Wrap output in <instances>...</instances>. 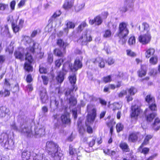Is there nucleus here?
<instances>
[{
  "label": "nucleus",
  "mask_w": 160,
  "mask_h": 160,
  "mask_svg": "<svg viewBox=\"0 0 160 160\" xmlns=\"http://www.w3.org/2000/svg\"><path fill=\"white\" fill-rule=\"evenodd\" d=\"M88 25L84 21L82 22L77 27L76 31L77 32H80L83 30L84 28L87 27Z\"/></svg>",
  "instance_id": "32"
},
{
  "label": "nucleus",
  "mask_w": 160,
  "mask_h": 160,
  "mask_svg": "<svg viewBox=\"0 0 160 160\" xmlns=\"http://www.w3.org/2000/svg\"><path fill=\"white\" fill-rule=\"evenodd\" d=\"M56 44L60 47L62 48L63 50L64 51V52H66V48L69 45L68 43L65 42L62 38H58L57 40Z\"/></svg>",
  "instance_id": "16"
},
{
  "label": "nucleus",
  "mask_w": 160,
  "mask_h": 160,
  "mask_svg": "<svg viewBox=\"0 0 160 160\" xmlns=\"http://www.w3.org/2000/svg\"><path fill=\"white\" fill-rule=\"evenodd\" d=\"M145 101L148 104L155 102V98L151 94H148L145 98Z\"/></svg>",
  "instance_id": "30"
},
{
  "label": "nucleus",
  "mask_w": 160,
  "mask_h": 160,
  "mask_svg": "<svg viewBox=\"0 0 160 160\" xmlns=\"http://www.w3.org/2000/svg\"><path fill=\"white\" fill-rule=\"evenodd\" d=\"M132 95L129 94L126 95L125 97V98L126 99L127 101L128 102L132 101L133 100V98L132 97Z\"/></svg>",
  "instance_id": "62"
},
{
  "label": "nucleus",
  "mask_w": 160,
  "mask_h": 160,
  "mask_svg": "<svg viewBox=\"0 0 160 160\" xmlns=\"http://www.w3.org/2000/svg\"><path fill=\"white\" fill-rule=\"evenodd\" d=\"M53 56L51 54H48V57L47 58V62H48L51 64L53 62Z\"/></svg>",
  "instance_id": "60"
},
{
  "label": "nucleus",
  "mask_w": 160,
  "mask_h": 160,
  "mask_svg": "<svg viewBox=\"0 0 160 160\" xmlns=\"http://www.w3.org/2000/svg\"><path fill=\"white\" fill-rule=\"evenodd\" d=\"M33 44L32 46L27 47L26 50L27 52L25 54V59L27 62H25L23 67L24 69L28 72L33 71V68L31 64L34 62V60L32 55L31 53L34 54L35 52V46L37 43L33 41Z\"/></svg>",
  "instance_id": "1"
},
{
  "label": "nucleus",
  "mask_w": 160,
  "mask_h": 160,
  "mask_svg": "<svg viewBox=\"0 0 160 160\" xmlns=\"http://www.w3.org/2000/svg\"><path fill=\"white\" fill-rule=\"evenodd\" d=\"M148 108L152 112L157 111V106L155 102L149 104Z\"/></svg>",
  "instance_id": "44"
},
{
  "label": "nucleus",
  "mask_w": 160,
  "mask_h": 160,
  "mask_svg": "<svg viewBox=\"0 0 160 160\" xmlns=\"http://www.w3.org/2000/svg\"><path fill=\"white\" fill-rule=\"evenodd\" d=\"M9 134L6 132H2L0 135V143H4V146L7 149H10L14 145L12 139H9Z\"/></svg>",
  "instance_id": "3"
},
{
  "label": "nucleus",
  "mask_w": 160,
  "mask_h": 160,
  "mask_svg": "<svg viewBox=\"0 0 160 160\" xmlns=\"http://www.w3.org/2000/svg\"><path fill=\"white\" fill-rule=\"evenodd\" d=\"M81 60L79 59L76 58L74 61L73 65L71 63V71L72 72H76L79 69L81 68L82 67V60L83 58V57H81Z\"/></svg>",
  "instance_id": "9"
},
{
  "label": "nucleus",
  "mask_w": 160,
  "mask_h": 160,
  "mask_svg": "<svg viewBox=\"0 0 160 160\" xmlns=\"http://www.w3.org/2000/svg\"><path fill=\"white\" fill-rule=\"evenodd\" d=\"M145 145H146L141 143L138 149V152L143 154L145 156L148 154L150 151V149L146 147H143Z\"/></svg>",
  "instance_id": "18"
},
{
  "label": "nucleus",
  "mask_w": 160,
  "mask_h": 160,
  "mask_svg": "<svg viewBox=\"0 0 160 160\" xmlns=\"http://www.w3.org/2000/svg\"><path fill=\"white\" fill-rule=\"evenodd\" d=\"M119 147L122 151L124 152H130V149L128 144L123 141H122L119 144Z\"/></svg>",
  "instance_id": "21"
},
{
  "label": "nucleus",
  "mask_w": 160,
  "mask_h": 160,
  "mask_svg": "<svg viewBox=\"0 0 160 160\" xmlns=\"http://www.w3.org/2000/svg\"><path fill=\"white\" fill-rule=\"evenodd\" d=\"M72 88L68 90H67L65 92V95L66 96H68L70 95L72 93L73 91H76L77 89L78 88L74 85H72Z\"/></svg>",
  "instance_id": "41"
},
{
  "label": "nucleus",
  "mask_w": 160,
  "mask_h": 160,
  "mask_svg": "<svg viewBox=\"0 0 160 160\" xmlns=\"http://www.w3.org/2000/svg\"><path fill=\"white\" fill-rule=\"evenodd\" d=\"M53 53L54 55L58 57H63L64 54L66 52H64V51H62L61 49L58 48H56L53 50Z\"/></svg>",
  "instance_id": "22"
},
{
  "label": "nucleus",
  "mask_w": 160,
  "mask_h": 160,
  "mask_svg": "<svg viewBox=\"0 0 160 160\" xmlns=\"http://www.w3.org/2000/svg\"><path fill=\"white\" fill-rule=\"evenodd\" d=\"M92 40V38L91 35L88 34L87 31H86L79 37L77 40V41L81 43L82 45H87Z\"/></svg>",
  "instance_id": "7"
},
{
  "label": "nucleus",
  "mask_w": 160,
  "mask_h": 160,
  "mask_svg": "<svg viewBox=\"0 0 160 160\" xmlns=\"http://www.w3.org/2000/svg\"><path fill=\"white\" fill-rule=\"evenodd\" d=\"M108 65H111L114 62V60L111 57L108 58L106 62Z\"/></svg>",
  "instance_id": "63"
},
{
  "label": "nucleus",
  "mask_w": 160,
  "mask_h": 160,
  "mask_svg": "<svg viewBox=\"0 0 160 160\" xmlns=\"http://www.w3.org/2000/svg\"><path fill=\"white\" fill-rule=\"evenodd\" d=\"M102 19L99 15L95 17L93 19H90L89 21V23L91 25L95 24L96 25L99 26L102 24Z\"/></svg>",
  "instance_id": "15"
},
{
  "label": "nucleus",
  "mask_w": 160,
  "mask_h": 160,
  "mask_svg": "<svg viewBox=\"0 0 160 160\" xmlns=\"http://www.w3.org/2000/svg\"><path fill=\"white\" fill-rule=\"evenodd\" d=\"M97 116V109L94 108L91 110L89 111L87 116V121L90 123L93 122Z\"/></svg>",
  "instance_id": "10"
},
{
  "label": "nucleus",
  "mask_w": 160,
  "mask_h": 160,
  "mask_svg": "<svg viewBox=\"0 0 160 160\" xmlns=\"http://www.w3.org/2000/svg\"><path fill=\"white\" fill-rule=\"evenodd\" d=\"M68 79L70 83L72 85H74L76 83L77 78L76 75L74 74L73 75H70L68 77Z\"/></svg>",
  "instance_id": "37"
},
{
  "label": "nucleus",
  "mask_w": 160,
  "mask_h": 160,
  "mask_svg": "<svg viewBox=\"0 0 160 160\" xmlns=\"http://www.w3.org/2000/svg\"><path fill=\"white\" fill-rule=\"evenodd\" d=\"M11 26L13 31L15 33H16L19 31L20 27L18 25H16L13 22L11 23Z\"/></svg>",
  "instance_id": "39"
},
{
  "label": "nucleus",
  "mask_w": 160,
  "mask_h": 160,
  "mask_svg": "<svg viewBox=\"0 0 160 160\" xmlns=\"http://www.w3.org/2000/svg\"><path fill=\"white\" fill-rule=\"evenodd\" d=\"M136 43V39L134 36H131L129 38L128 41V43L130 46L134 45Z\"/></svg>",
  "instance_id": "46"
},
{
  "label": "nucleus",
  "mask_w": 160,
  "mask_h": 160,
  "mask_svg": "<svg viewBox=\"0 0 160 160\" xmlns=\"http://www.w3.org/2000/svg\"><path fill=\"white\" fill-rule=\"evenodd\" d=\"M78 131L80 133L82 132L84 130V128L83 125H82V122L79 121L78 122Z\"/></svg>",
  "instance_id": "53"
},
{
  "label": "nucleus",
  "mask_w": 160,
  "mask_h": 160,
  "mask_svg": "<svg viewBox=\"0 0 160 160\" xmlns=\"http://www.w3.org/2000/svg\"><path fill=\"white\" fill-rule=\"evenodd\" d=\"M102 81L104 83H107L111 82L112 81V75H109L103 77L102 78Z\"/></svg>",
  "instance_id": "35"
},
{
  "label": "nucleus",
  "mask_w": 160,
  "mask_h": 160,
  "mask_svg": "<svg viewBox=\"0 0 160 160\" xmlns=\"http://www.w3.org/2000/svg\"><path fill=\"white\" fill-rule=\"evenodd\" d=\"M86 131L89 134H91L93 133V129L92 127L89 125H87Z\"/></svg>",
  "instance_id": "58"
},
{
  "label": "nucleus",
  "mask_w": 160,
  "mask_h": 160,
  "mask_svg": "<svg viewBox=\"0 0 160 160\" xmlns=\"http://www.w3.org/2000/svg\"><path fill=\"white\" fill-rule=\"evenodd\" d=\"M60 119L62 124L65 127L70 125L71 120L69 112H67L62 114L60 116Z\"/></svg>",
  "instance_id": "8"
},
{
  "label": "nucleus",
  "mask_w": 160,
  "mask_h": 160,
  "mask_svg": "<svg viewBox=\"0 0 160 160\" xmlns=\"http://www.w3.org/2000/svg\"><path fill=\"white\" fill-rule=\"evenodd\" d=\"M92 62L94 64L98 63L99 67L101 68L105 67L106 61L102 58L98 57L93 59Z\"/></svg>",
  "instance_id": "14"
},
{
  "label": "nucleus",
  "mask_w": 160,
  "mask_h": 160,
  "mask_svg": "<svg viewBox=\"0 0 160 160\" xmlns=\"http://www.w3.org/2000/svg\"><path fill=\"white\" fill-rule=\"evenodd\" d=\"M116 128L117 132L118 133L123 130L124 126L121 123L118 122L116 125Z\"/></svg>",
  "instance_id": "43"
},
{
  "label": "nucleus",
  "mask_w": 160,
  "mask_h": 160,
  "mask_svg": "<svg viewBox=\"0 0 160 160\" xmlns=\"http://www.w3.org/2000/svg\"><path fill=\"white\" fill-rule=\"evenodd\" d=\"M111 36V32L110 29H106L104 32L103 35V37L108 38L110 37Z\"/></svg>",
  "instance_id": "50"
},
{
  "label": "nucleus",
  "mask_w": 160,
  "mask_h": 160,
  "mask_svg": "<svg viewBox=\"0 0 160 160\" xmlns=\"http://www.w3.org/2000/svg\"><path fill=\"white\" fill-rule=\"evenodd\" d=\"M153 137V135H147L142 143L147 145L149 143V140L152 138Z\"/></svg>",
  "instance_id": "38"
},
{
  "label": "nucleus",
  "mask_w": 160,
  "mask_h": 160,
  "mask_svg": "<svg viewBox=\"0 0 160 160\" xmlns=\"http://www.w3.org/2000/svg\"><path fill=\"white\" fill-rule=\"evenodd\" d=\"M127 93V91L126 90H122L118 94V97L119 98H122L126 95Z\"/></svg>",
  "instance_id": "54"
},
{
  "label": "nucleus",
  "mask_w": 160,
  "mask_h": 160,
  "mask_svg": "<svg viewBox=\"0 0 160 160\" xmlns=\"http://www.w3.org/2000/svg\"><path fill=\"white\" fill-rule=\"evenodd\" d=\"M8 9V4H5L3 3H0V10L4 11Z\"/></svg>",
  "instance_id": "56"
},
{
  "label": "nucleus",
  "mask_w": 160,
  "mask_h": 160,
  "mask_svg": "<svg viewBox=\"0 0 160 160\" xmlns=\"http://www.w3.org/2000/svg\"><path fill=\"white\" fill-rule=\"evenodd\" d=\"M115 124L116 122L114 118L111 119L109 122L106 123V124L108 127H114Z\"/></svg>",
  "instance_id": "51"
},
{
  "label": "nucleus",
  "mask_w": 160,
  "mask_h": 160,
  "mask_svg": "<svg viewBox=\"0 0 160 160\" xmlns=\"http://www.w3.org/2000/svg\"><path fill=\"white\" fill-rule=\"evenodd\" d=\"M45 149L49 155L54 157L58 151V146L52 141H48L46 142Z\"/></svg>",
  "instance_id": "2"
},
{
  "label": "nucleus",
  "mask_w": 160,
  "mask_h": 160,
  "mask_svg": "<svg viewBox=\"0 0 160 160\" xmlns=\"http://www.w3.org/2000/svg\"><path fill=\"white\" fill-rule=\"evenodd\" d=\"M31 157V152L27 150H24L21 153V158L22 160H29Z\"/></svg>",
  "instance_id": "20"
},
{
  "label": "nucleus",
  "mask_w": 160,
  "mask_h": 160,
  "mask_svg": "<svg viewBox=\"0 0 160 160\" xmlns=\"http://www.w3.org/2000/svg\"><path fill=\"white\" fill-rule=\"evenodd\" d=\"M114 84H109L106 85L103 89V92L105 93H109L110 92V89H115Z\"/></svg>",
  "instance_id": "28"
},
{
  "label": "nucleus",
  "mask_w": 160,
  "mask_h": 160,
  "mask_svg": "<svg viewBox=\"0 0 160 160\" xmlns=\"http://www.w3.org/2000/svg\"><path fill=\"white\" fill-rule=\"evenodd\" d=\"M3 32L9 37H11V35L9 32V28L8 24H5L4 26V29Z\"/></svg>",
  "instance_id": "45"
},
{
  "label": "nucleus",
  "mask_w": 160,
  "mask_h": 160,
  "mask_svg": "<svg viewBox=\"0 0 160 160\" xmlns=\"http://www.w3.org/2000/svg\"><path fill=\"white\" fill-rule=\"evenodd\" d=\"M67 100H68L69 103L71 106H74L76 105L77 104V100L76 98L73 96H71L70 97L68 98Z\"/></svg>",
  "instance_id": "33"
},
{
  "label": "nucleus",
  "mask_w": 160,
  "mask_h": 160,
  "mask_svg": "<svg viewBox=\"0 0 160 160\" xmlns=\"http://www.w3.org/2000/svg\"><path fill=\"white\" fill-rule=\"evenodd\" d=\"M147 72V67L146 65L141 64L140 68L137 72V74L139 78H142L146 76Z\"/></svg>",
  "instance_id": "13"
},
{
  "label": "nucleus",
  "mask_w": 160,
  "mask_h": 160,
  "mask_svg": "<svg viewBox=\"0 0 160 160\" xmlns=\"http://www.w3.org/2000/svg\"><path fill=\"white\" fill-rule=\"evenodd\" d=\"M157 153H155L149 156L145 160H153L157 156Z\"/></svg>",
  "instance_id": "64"
},
{
  "label": "nucleus",
  "mask_w": 160,
  "mask_h": 160,
  "mask_svg": "<svg viewBox=\"0 0 160 160\" xmlns=\"http://www.w3.org/2000/svg\"><path fill=\"white\" fill-rule=\"evenodd\" d=\"M66 27L63 29L64 31L68 32L69 29H73L75 27V24L72 21H69L66 24Z\"/></svg>",
  "instance_id": "25"
},
{
  "label": "nucleus",
  "mask_w": 160,
  "mask_h": 160,
  "mask_svg": "<svg viewBox=\"0 0 160 160\" xmlns=\"http://www.w3.org/2000/svg\"><path fill=\"white\" fill-rule=\"evenodd\" d=\"M96 139V137L95 136L94 138L88 142V144L89 147H92L95 144Z\"/></svg>",
  "instance_id": "55"
},
{
  "label": "nucleus",
  "mask_w": 160,
  "mask_h": 160,
  "mask_svg": "<svg viewBox=\"0 0 160 160\" xmlns=\"http://www.w3.org/2000/svg\"><path fill=\"white\" fill-rule=\"evenodd\" d=\"M129 94L134 95L138 92L137 88L134 86H131L128 89Z\"/></svg>",
  "instance_id": "34"
},
{
  "label": "nucleus",
  "mask_w": 160,
  "mask_h": 160,
  "mask_svg": "<svg viewBox=\"0 0 160 160\" xmlns=\"http://www.w3.org/2000/svg\"><path fill=\"white\" fill-rule=\"evenodd\" d=\"M155 49L154 48L150 47L146 50L145 54L146 58H148L151 56H154L155 53Z\"/></svg>",
  "instance_id": "23"
},
{
  "label": "nucleus",
  "mask_w": 160,
  "mask_h": 160,
  "mask_svg": "<svg viewBox=\"0 0 160 160\" xmlns=\"http://www.w3.org/2000/svg\"><path fill=\"white\" fill-rule=\"evenodd\" d=\"M152 38L150 32L148 31L146 33L140 35L138 37V40L142 45H146L150 43Z\"/></svg>",
  "instance_id": "6"
},
{
  "label": "nucleus",
  "mask_w": 160,
  "mask_h": 160,
  "mask_svg": "<svg viewBox=\"0 0 160 160\" xmlns=\"http://www.w3.org/2000/svg\"><path fill=\"white\" fill-rule=\"evenodd\" d=\"M130 111V118L136 121L143 112V111L141 107L136 104L131 106Z\"/></svg>",
  "instance_id": "5"
},
{
  "label": "nucleus",
  "mask_w": 160,
  "mask_h": 160,
  "mask_svg": "<svg viewBox=\"0 0 160 160\" xmlns=\"http://www.w3.org/2000/svg\"><path fill=\"white\" fill-rule=\"evenodd\" d=\"M64 59L62 58H58L55 61V65L56 67L59 68L61 66L62 63L63 62Z\"/></svg>",
  "instance_id": "40"
},
{
  "label": "nucleus",
  "mask_w": 160,
  "mask_h": 160,
  "mask_svg": "<svg viewBox=\"0 0 160 160\" xmlns=\"http://www.w3.org/2000/svg\"><path fill=\"white\" fill-rule=\"evenodd\" d=\"M65 73H64L61 71L58 72L56 77V79L58 83L61 84L63 82L64 79V76Z\"/></svg>",
  "instance_id": "24"
},
{
  "label": "nucleus",
  "mask_w": 160,
  "mask_h": 160,
  "mask_svg": "<svg viewBox=\"0 0 160 160\" xmlns=\"http://www.w3.org/2000/svg\"><path fill=\"white\" fill-rule=\"evenodd\" d=\"M25 129V131L24 133L26 134L27 137H30L32 134V132L31 128L28 129L27 127H24L23 129Z\"/></svg>",
  "instance_id": "47"
},
{
  "label": "nucleus",
  "mask_w": 160,
  "mask_h": 160,
  "mask_svg": "<svg viewBox=\"0 0 160 160\" xmlns=\"http://www.w3.org/2000/svg\"><path fill=\"white\" fill-rule=\"evenodd\" d=\"M39 95L40 97V99L42 102L43 103V100L46 97H47V92L46 89H44L40 91Z\"/></svg>",
  "instance_id": "31"
},
{
  "label": "nucleus",
  "mask_w": 160,
  "mask_h": 160,
  "mask_svg": "<svg viewBox=\"0 0 160 160\" xmlns=\"http://www.w3.org/2000/svg\"><path fill=\"white\" fill-rule=\"evenodd\" d=\"M127 55L130 57L133 58L136 56L137 54L134 52L132 51L130 49H128L126 50Z\"/></svg>",
  "instance_id": "42"
},
{
  "label": "nucleus",
  "mask_w": 160,
  "mask_h": 160,
  "mask_svg": "<svg viewBox=\"0 0 160 160\" xmlns=\"http://www.w3.org/2000/svg\"><path fill=\"white\" fill-rule=\"evenodd\" d=\"M39 71L41 74H46L47 73V69L41 65H39Z\"/></svg>",
  "instance_id": "49"
},
{
  "label": "nucleus",
  "mask_w": 160,
  "mask_h": 160,
  "mask_svg": "<svg viewBox=\"0 0 160 160\" xmlns=\"http://www.w3.org/2000/svg\"><path fill=\"white\" fill-rule=\"evenodd\" d=\"M158 61V56L156 55H154L150 58L149 62L151 65H155L157 63Z\"/></svg>",
  "instance_id": "36"
},
{
  "label": "nucleus",
  "mask_w": 160,
  "mask_h": 160,
  "mask_svg": "<svg viewBox=\"0 0 160 160\" xmlns=\"http://www.w3.org/2000/svg\"><path fill=\"white\" fill-rule=\"evenodd\" d=\"M41 77L43 84L45 85H47L49 81L48 77L47 76L45 75H42Z\"/></svg>",
  "instance_id": "48"
},
{
  "label": "nucleus",
  "mask_w": 160,
  "mask_h": 160,
  "mask_svg": "<svg viewBox=\"0 0 160 160\" xmlns=\"http://www.w3.org/2000/svg\"><path fill=\"white\" fill-rule=\"evenodd\" d=\"M71 64L70 61H67L65 62L63 64L61 71L63 72L64 73H65L66 74L68 72L69 68L71 70Z\"/></svg>",
  "instance_id": "26"
},
{
  "label": "nucleus",
  "mask_w": 160,
  "mask_h": 160,
  "mask_svg": "<svg viewBox=\"0 0 160 160\" xmlns=\"http://www.w3.org/2000/svg\"><path fill=\"white\" fill-rule=\"evenodd\" d=\"M129 30L127 28V25L124 22L119 24L118 30L116 35L121 39H124L128 34Z\"/></svg>",
  "instance_id": "4"
},
{
  "label": "nucleus",
  "mask_w": 160,
  "mask_h": 160,
  "mask_svg": "<svg viewBox=\"0 0 160 160\" xmlns=\"http://www.w3.org/2000/svg\"><path fill=\"white\" fill-rule=\"evenodd\" d=\"M73 4V0H65L62 7L65 10H68L72 8Z\"/></svg>",
  "instance_id": "17"
},
{
  "label": "nucleus",
  "mask_w": 160,
  "mask_h": 160,
  "mask_svg": "<svg viewBox=\"0 0 160 160\" xmlns=\"http://www.w3.org/2000/svg\"><path fill=\"white\" fill-rule=\"evenodd\" d=\"M140 133L138 132H130L128 135V140L130 142L135 143L139 139Z\"/></svg>",
  "instance_id": "11"
},
{
  "label": "nucleus",
  "mask_w": 160,
  "mask_h": 160,
  "mask_svg": "<svg viewBox=\"0 0 160 160\" xmlns=\"http://www.w3.org/2000/svg\"><path fill=\"white\" fill-rule=\"evenodd\" d=\"M33 78L30 74L27 75L26 77V81L27 83H30L33 81Z\"/></svg>",
  "instance_id": "59"
},
{
  "label": "nucleus",
  "mask_w": 160,
  "mask_h": 160,
  "mask_svg": "<svg viewBox=\"0 0 160 160\" xmlns=\"http://www.w3.org/2000/svg\"><path fill=\"white\" fill-rule=\"evenodd\" d=\"M152 127L155 131L158 130L160 128V119L158 118H156L154 122L152 124Z\"/></svg>",
  "instance_id": "19"
},
{
  "label": "nucleus",
  "mask_w": 160,
  "mask_h": 160,
  "mask_svg": "<svg viewBox=\"0 0 160 160\" xmlns=\"http://www.w3.org/2000/svg\"><path fill=\"white\" fill-rule=\"evenodd\" d=\"M61 13L62 12L60 10H57L52 15L51 18H55L61 15Z\"/></svg>",
  "instance_id": "57"
},
{
  "label": "nucleus",
  "mask_w": 160,
  "mask_h": 160,
  "mask_svg": "<svg viewBox=\"0 0 160 160\" xmlns=\"http://www.w3.org/2000/svg\"><path fill=\"white\" fill-rule=\"evenodd\" d=\"M14 55L17 59H19L21 61L24 60V54L19 51L15 50L14 53Z\"/></svg>",
  "instance_id": "27"
},
{
  "label": "nucleus",
  "mask_w": 160,
  "mask_h": 160,
  "mask_svg": "<svg viewBox=\"0 0 160 160\" xmlns=\"http://www.w3.org/2000/svg\"><path fill=\"white\" fill-rule=\"evenodd\" d=\"M142 25L143 28V29L145 30H147V32H149V26L148 23L146 22H144L142 23Z\"/></svg>",
  "instance_id": "61"
},
{
  "label": "nucleus",
  "mask_w": 160,
  "mask_h": 160,
  "mask_svg": "<svg viewBox=\"0 0 160 160\" xmlns=\"http://www.w3.org/2000/svg\"><path fill=\"white\" fill-rule=\"evenodd\" d=\"M148 109L146 108L144 111V114L145 120L147 122H152L157 116L156 112H152L149 113H148Z\"/></svg>",
  "instance_id": "12"
},
{
  "label": "nucleus",
  "mask_w": 160,
  "mask_h": 160,
  "mask_svg": "<svg viewBox=\"0 0 160 160\" xmlns=\"http://www.w3.org/2000/svg\"><path fill=\"white\" fill-rule=\"evenodd\" d=\"M78 150L76 148H73L71 145H70L69 147V154L70 155L74 156L76 155H78L79 152L78 151Z\"/></svg>",
  "instance_id": "29"
},
{
  "label": "nucleus",
  "mask_w": 160,
  "mask_h": 160,
  "mask_svg": "<svg viewBox=\"0 0 160 160\" xmlns=\"http://www.w3.org/2000/svg\"><path fill=\"white\" fill-rule=\"evenodd\" d=\"M84 7L83 4H78L74 6L75 10L77 12H79Z\"/></svg>",
  "instance_id": "52"
}]
</instances>
